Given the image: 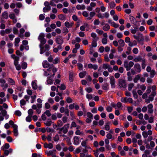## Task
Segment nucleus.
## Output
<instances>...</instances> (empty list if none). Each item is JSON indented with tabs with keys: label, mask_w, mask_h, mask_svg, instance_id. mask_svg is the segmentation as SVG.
<instances>
[{
	"label": "nucleus",
	"mask_w": 157,
	"mask_h": 157,
	"mask_svg": "<svg viewBox=\"0 0 157 157\" xmlns=\"http://www.w3.org/2000/svg\"><path fill=\"white\" fill-rule=\"evenodd\" d=\"M1 17L5 19H7L8 18V14L6 11L2 13Z\"/></svg>",
	"instance_id": "14"
},
{
	"label": "nucleus",
	"mask_w": 157,
	"mask_h": 157,
	"mask_svg": "<svg viewBox=\"0 0 157 157\" xmlns=\"http://www.w3.org/2000/svg\"><path fill=\"white\" fill-rule=\"evenodd\" d=\"M145 60H144L142 62L141 66L142 69H144L145 67Z\"/></svg>",
	"instance_id": "56"
},
{
	"label": "nucleus",
	"mask_w": 157,
	"mask_h": 157,
	"mask_svg": "<svg viewBox=\"0 0 157 157\" xmlns=\"http://www.w3.org/2000/svg\"><path fill=\"white\" fill-rule=\"evenodd\" d=\"M49 66V63L47 61L44 62L43 63V67L45 68L48 67Z\"/></svg>",
	"instance_id": "23"
},
{
	"label": "nucleus",
	"mask_w": 157,
	"mask_h": 157,
	"mask_svg": "<svg viewBox=\"0 0 157 157\" xmlns=\"http://www.w3.org/2000/svg\"><path fill=\"white\" fill-rule=\"evenodd\" d=\"M109 124L110 122H108L106 123V124L105 125V128L106 130L108 131L109 130Z\"/></svg>",
	"instance_id": "28"
},
{
	"label": "nucleus",
	"mask_w": 157,
	"mask_h": 157,
	"mask_svg": "<svg viewBox=\"0 0 157 157\" xmlns=\"http://www.w3.org/2000/svg\"><path fill=\"white\" fill-rule=\"evenodd\" d=\"M102 89L105 90H108L109 87V84L108 83H106L104 84L102 86Z\"/></svg>",
	"instance_id": "21"
},
{
	"label": "nucleus",
	"mask_w": 157,
	"mask_h": 157,
	"mask_svg": "<svg viewBox=\"0 0 157 157\" xmlns=\"http://www.w3.org/2000/svg\"><path fill=\"white\" fill-rule=\"evenodd\" d=\"M50 77H48L47 78V83L48 84H50L52 83L53 81L52 79H51Z\"/></svg>",
	"instance_id": "38"
},
{
	"label": "nucleus",
	"mask_w": 157,
	"mask_h": 157,
	"mask_svg": "<svg viewBox=\"0 0 157 157\" xmlns=\"http://www.w3.org/2000/svg\"><path fill=\"white\" fill-rule=\"evenodd\" d=\"M32 85L33 88L34 90H35L37 89V85L35 82L34 81L32 82Z\"/></svg>",
	"instance_id": "30"
},
{
	"label": "nucleus",
	"mask_w": 157,
	"mask_h": 157,
	"mask_svg": "<svg viewBox=\"0 0 157 157\" xmlns=\"http://www.w3.org/2000/svg\"><path fill=\"white\" fill-rule=\"evenodd\" d=\"M85 90L87 92V93H89L92 91L93 90L92 88L88 87L86 88L85 89Z\"/></svg>",
	"instance_id": "45"
},
{
	"label": "nucleus",
	"mask_w": 157,
	"mask_h": 157,
	"mask_svg": "<svg viewBox=\"0 0 157 157\" xmlns=\"http://www.w3.org/2000/svg\"><path fill=\"white\" fill-rule=\"evenodd\" d=\"M81 145L82 146L84 147L85 148H87L86 143L85 141H83L81 143Z\"/></svg>",
	"instance_id": "57"
},
{
	"label": "nucleus",
	"mask_w": 157,
	"mask_h": 157,
	"mask_svg": "<svg viewBox=\"0 0 157 157\" xmlns=\"http://www.w3.org/2000/svg\"><path fill=\"white\" fill-rule=\"evenodd\" d=\"M59 62V58L58 57L56 58L54 60L53 63L54 64H56Z\"/></svg>",
	"instance_id": "41"
},
{
	"label": "nucleus",
	"mask_w": 157,
	"mask_h": 157,
	"mask_svg": "<svg viewBox=\"0 0 157 157\" xmlns=\"http://www.w3.org/2000/svg\"><path fill=\"white\" fill-rule=\"evenodd\" d=\"M15 114L18 116H20L21 115V113L19 110H17L15 111Z\"/></svg>",
	"instance_id": "55"
},
{
	"label": "nucleus",
	"mask_w": 157,
	"mask_h": 157,
	"mask_svg": "<svg viewBox=\"0 0 157 157\" xmlns=\"http://www.w3.org/2000/svg\"><path fill=\"white\" fill-rule=\"evenodd\" d=\"M109 5L110 6V8H113L114 7L116 6V4L113 1L109 3Z\"/></svg>",
	"instance_id": "35"
},
{
	"label": "nucleus",
	"mask_w": 157,
	"mask_h": 157,
	"mask_svg": "<svg viewBox=\"0 0 157 157\" xmlns=\"http://www.w3.org/2000/svg\"><path fill=\"white\" fill-rule=\"evenodd\" d=\"M127 98V97L122 98L121 99V101L124 103H126L128 102Z\"/></svg>",
	"instance_id": "43"
},
{
	"label": "nucleus",
	"mask_w": 157,
	"mask_h": 157,
	"mask_svg": "<svg viewBox=\"0 0 157 157\" xmlns=\"http://www.w3.org/2000/svg\"><path fill=\"white\" fill-rule=\"evenodd\" d=\"M40 44L39 45L40 48V54H42L46 51H48L50 49V46L47 44H46L44 46H43V45L45 44L46 42L45 39L44 38L40 40Z\"/></svg>",
	"instance_id": "1"
},
{
	"label": "nucleus",
	"mask_w": 157,
	"mask_h": 157,
	"mask_svg": "<svg viewBox=\"0 0 157 157\" xmlns=\"http://www.w3.org/2000/svg\"><path fill=\"white\" fill-rule=\"evenodd\" d=\"M59 18L61 20H64L65 19V17L62 14H61L58 16Z\"/></svg>",
	"instance_id": "48"
},
{
	"label": "nucleus",
	"mask_w": 157,
	"mask_h": 157,
	"mask_svg": "<svg viewBox=\"0 0 157 157\" xmlns=\"http://www.w3.org/2000/svg\"><path fill=\"white\" fill-rule=\"evenodd\" d=\"M74 143L76 145L78 144L79 143V140L78 136H75L74 138Z\"/></svg>",
	"instance_id": "13"
},
{
	"label": "nucleus",
	"mask_w": 157,
	"mask_h": 157,
	"mask_svg": "<svg viewBox=\"0 0 157 157\" xmlns=\"http://www.w3.org/2000/svg\"><path fill=\"white\" fill-rule=\"evenodd\" d=\"M65 25L66 27L69 28L72 26V23H70L68 21H66L65 23Z\"/></svg>",
	"instance_id": "26"
},
{
	"label": "nucleus",
	"mask_w": 157,
	"mask_h": 157,
	"mask_svg": "<svg viewBox=\"0 0 157 157\" xmlns=\"http://www.w3.org/2000/svg\"><path fill=\"white\" fill-rule=\"evenodd\" d=\"M98 37H96V38H95L93 40L91 44L92 47H95L97 46V41L98 40Z\"/></svg>",
	"instance_id": "10"
},
{
	"label": "nucleus",
	"mask_w": 157,
	"mask_h": 157,
	"mask_svg": "<svg viewBox=\"0 0 157 157\" xmlns=\"http://www.w3.org/2000/svg\"><path fill=\"white\" fill-rule=\"evenodd\" d=\"M63 125V123L61 120H59L57 122V126L59 127H61Z\"/></svg>",
	"instance_id": "59"
},
{
	"label": "nucleus",
	"mask_w": 157,
	"mask_h": 157,
	"mask_svg": "<svg viewBox=\"0 0 157 157\" xmlns=\"http://www.w3.org/2000/svg\"><path fill=\"white\" fill-rule=\"evenodd\" d=\"M27 67V63L25 62H23L21 64V67L23 69H25Z\"/></svg>",
	"instance_id": "32"
},
{
	"label": "nucleus",
	"mask_w": 157,
	"mask_h": 157,
	"mask_svg": "<svg viewBox=\"0 0 157 157\" xmlns=\"http://www.w3.org/2000/svg\"><path fill=\"white\" fill-rule=\"evenodd\" d=\"M118 85L120 88H125L127 84L125 81L123 79H120L118 80Z\"/></svg>",
	"instance_id": "4"
},
{
	"label": "nucleus",
	"mask_w": 157,
	"mask_h": 157,
	"mask_svg": "<svg viewBox=\"0 0 157 157\" xmlns=\"http://www.w3.org/2000/svg\"><path fill=\"white\" fill-rule=\"evenodd\" d=\"M66 100L67 102L68 103H71L73 101V100L71 99V98L69 97H67V98Z\"/></svg>",
	"instance_id": "50"
},
{
	"label": "nucleus",
	"mask_w": 157,
	"mask_h": 157,
	"mask_svg": "<svg viewBox=\"0 0 157 157\" xmlns=\"http://www.w3.org/2000/svg\"><path fill=\"white\" fill-rule=\"evenodd\" d=\"M77 66L80 70H82V69L83 66L81 63H78Z\"/></svg>",
	"instance_id": "61"
},
{
	"label": "nucleus",
	"mask_w": 157,
	"mask_h": 157,
	"mask_svg": "<svg viewBox=\"0 0 157 157\" xmlns=\"http://www.w3.org/2000/svg\"><path fill=\"white\" fill-rule=\"evenodd\" d=\"M51 10V7L50 6H45L43 9V11L44 12H46L48 11Z\"/></svg>",
	"instance_id": "24"
},
{
	"label": "nucleus",
	"mask_w": 157,
	"mask_h": 157,
	"mask_svg": "<svg viewBox=\"0 0 157 157\" xmlns=\"http://www.w3.org/2000/svg\"><path fill=\"white\" fill-rule=\"evenodd\" d=\"M134 64V63L132 61H130L128 63V67L127 71H128L131 69L132 67H133Z\"/></svg>",
	"instance_id": "22"
},
{
	"label": "nucleus",
	"mask_w": 157,
	"mask_h": 157,
	"mask_svg": "<svg viewBox=\"0 0 157 157\" xmlns=\"http://www.w3.org/2000/svg\"><path fill=\"white\" fill-rule=\"evenodd\" d=\"M1 113L3 117L5 116L7 114V111L5 110H2L1 111Z\"/></svg>",
	"instance_id": "63"
},
{
	"label": "nucleus",
	"mask_w": 157,
	"mask_h": 157,
	"mask_svg": "<svg viewBox=\"0 0 157 157\" xmlns=\"http://www.w3.org/2000/svg\"><path fill=\"white\" fill-rule=\"evenodd\" d=\"M134 86V85L133 83H131L129 84L128 85V90H129V91L131 90L132 88Z\"/></svg>",
	"instance_id": "40"
},
{
	"label": "nucleus",
	"mask_w": 157,
	"mask_h": 157,
	"mask_svg": "<svg viewBox=\"0 0 157 157\" xmlns=\"http://www.w3.org/2000/svg\"><path fill=\"white\" fill-rule=\"evenodd\" d=\"M137 41L135 40H134L132 42H129V43L128 44V45L130 47H132L133 46L136 45H137Z\"/></svg>",
	"instance_id": "20"
},
{
	"label": "nucleus",
	"mask_w": 157,
	"mask_h": 157,
	"mask_svg": "<svg viewBox=\"0 0 157 157\" xmlns=\"http://www.w3.org/2000/svg\"><path fill=\"white\" fill-rule=\"evenodd\" d=\"M4 154L5 156H7L9 154H11L12 153L13 150L11 148H10L8 150H4Z\"/></svg>",
	"instance_id": "11"
},
{
	"label": "nucleus",
	"mask_w": 157,
	"mask_h": 157,
	"mask_svg": "<svg viewBox=\"0 0 157 157\" xmlns=\"http://www.w3.org/2000/svg\"><path fill=\"white\" fill-rule=\"evenodd\" d=\"M69 124H67L64 125L63 127L61 128H63V132L64 134H66L68 131V128H69Z\"/></svg>",
	"instance_id": "6"
},
{
	"label": "nucleus",
	"mask_w": 157,
	"mask_h": 157,
	"mask_svg": "<svg viewBox=\"0 0 157 157\" xmlns=\"http://www.w3.org/2000/svg\"><path fill=\"white\" fill-rule=\"evenodd\" d=\"M21 105H24L26 104V101L24 99H22L20 101Z\"/></svg>",
	"instance_id": "52"
},
{
	"label": "nucleus",
	"mask_w": 157,
	"mask_h": 157,
	"mask_svg": "<svg viewBox=\"0 0 157 157\" xmlns=\"http://www.w3.org/2000/svg\"><path fill=\"white\" fill-rule=\"evenodd\" d=\"M105 31L109 30L110 29V26L107 24H106L102 28Z\"/></svg>",
	"instance_id": "19"
},
{
	"label": "nucleus",
	"mask_w": 157,
	"mask_h": 157,
	"mask_svg": "<svg viewBox=\"0 0 157 157\" xmlns=\"http://www.w3.org/2000/svg\"><path fill=\"white\" fill-rule=\"evenodd\" d=\"M45 37V35L44 33H40L38 38V40L40 41L41 40H42L44 39V37Z\"/></svg>",
	"instance_id": "25"
},
{
	"label": "nucleus",
	"mask_w": 157,
	"mask_h": 157,
	"mask_svg": "<svg viewBox=\"0 0 157 157\" xmlns=\"http://www.w3.org/2000/svg\"><path fill=\"white\" fill-rule=\"evenodd\" d=\"M9 16L10 18L12 20H14V19L15 17V15L14 13L10 14Z\"/></svg>",
	"instance_id": "49"
},
{
	"label": "nucleus",
	"mask_w": 157,
	"mask_h": 157,
	"mask_svg": "<svg viewBox=\"0 0 157 157\" xmlns=\"http://www.w3.org/2000/svg\"><path fill=\"white\" fill-rule=\"evenodd\" d=\"M56 150H55L53 151H46L45 153L47 154L48 156L52 155L53 156V155H54V152H56Z\"/></svg>",
	"instance_id": "18"
},
{
	"label": "nucleus",
	"mask_w": 157,
	"mask_h": 157,
	"mask_svg": "<svg viewBox=\"0 0 157 157\" xmlns=\"http://www.w3.org/2000/svg\"><path fill=\"white\" fill-rule=\"evenodd\" d=\"M118 42L119 43L120 46H121V47H124V46L125 44L123 40L122 39L119 40Z\"/></svg>",
	"instance_id": "27"
},
{
	"label": "nucleus",
	"mask_w": 157,
	"mask_h": 157,
	"mask_svg": "<svg viewBox=\"0 0 157 157\" xmlns=\"http://www.w3.org/2000/svg\"><path fill=\"white\" fill-rule=\"evenodd\" d=\"M88 67L89 68H93L95 70H97L98 68V66L96 64L93 65L91 63H89L88 64Z\"/></svg>",
	"instance_id": "9"
},
{
	"label": "nucleus",
	"mask_w": 157,
	"mask_h": 157,
	"mask_svg": "<svg viewBox=\"0 0 157 157\" xmlns=\"http://www.w3.org/2000/svg\"><path fill=\"white\" fill-rule=\"evenodd\" d=\"M44 14H41L39 16V19L40 20H43L45 18V16H44Z\"/></svg>",
	"instance_id": "60"
},
{
	"label": "nucleus",
	"mask_w": 157,
	"mask_h": 157,
	"mask_svg": "<svg viewBox=\"0 0 157 157\" xmlns=\"http://www.w3.org/2000/svg\"><path fill=\"white\" fill-rule=\"evenodd\" d=\"M44 147L45 148H48L49 149H52L53 148V144L51 143H49L48 144L47 143H45L44 144Z\"/></svg>",
	"instance_id": "12"
},
{
	"label": "nucleus",
	"mask_w": 157,
	"mask_h": 157,
	"mask_svg": "<svg viewBox=\"0 0 157 157\" xmlns=\"http://www.w3.org/2000/svg\"><path fill=\"white\" fill-rule=\"evenodd\" d=\"M141 75L140 74H138L135 76V77L133 79V81L135 83H137L138 81L140 79Z\"/></svg>",
	"instance_id": "15"
},
{
	"label": "nucleus",
	"mask_w": 157,
	"mask_h": 157,
	"mask_svg": "<svg viewBox=\"0 0 157 157\" xmlns=\"http://www.w3.org/2000/svg\"><path fill=\"white\" fill-rule=\"evenodd\" d=\"M150 77L151 78H153L154 76L155 75L156 72L155 70H152L151 71H150Z\"/></svg>",
	"instance_id": "37"
},
{
	"label": "nucleus",
	"mask_w": 157,
	"mask_h": 157,
	"mask_svg": "<svg viewBox=\"0 0 157 157\" xmlns=\"http://www.w3.org/2000/svg\"><path fill=\"white\" fill-rule=\"evenodd\" d=\"M87 117H88L89 118L92 119H93V115L90 112H88L87 113Z\"/></svg>",
	"instance_id": "33"
},
{
	"label": "nucleus",
	"mask_w": 157,
	"mask_h": 157,
	"mask_svg": "<svg viewBox=\"0 0 157 157\" xmlns=\"http://www.w3.org/2000/svg\"><path fill=\"white\" fill-rule=\"evenodd\" d=\"M129 18L131 22L133 23V24H136V23L137 22V21H136L135 18L134 17L132 16H130L129 17Z\"/></svg>",
	"instance_id": "16"
},
{
	"label": "nucleus",
	"mask_w": 157,
	"mask_h": 157,
	"mask_svg": "<svg viewBox=\"0 0 157 157\" xmlns=\"http://www.w3.org/2000/svg\"><path fill=\"white\" fill-rule=\"evenodd\" d=\"M102 43L104 44H105L108 43L107 39L106 38H103L101 40Z\"/></svg>",
	"instance_id": "34"
},
{
	"label": "nucleus",
	"mask_w": 157,
	"mask_h": 157,
	"mask_svg": "<svg viewBox=\"0 0 157 157\" xmlns=\"http://www.w3.org/2000/svg\"><path fill=\"white\" fill-rule=\"evenodd\" d=\"M134 69H131V72L133 75H135L136 73H140L141 71V68L140 66L138 63L135 64L134 66Z\"/></svg>",
	"instance_id": "2"
},
{
	"label": "nucleus",
	"mask_w": 157,
	"mask_h": 157,
	"mask_svg": "<svg viewBox=\"0 0 157 157\" xmlns=\"http://www.w3.org/2000/svg\"><path fill=\"white\" fill-rule=\"evenodd\" d=\"M86 97L87 99H89V100L93 98L92 95L91 94H86Z\"/></svg>",
	"instance_id": "62"
},
{
	"label": "nucleus",
	"mask_w": 157,
	"mask_h": 157,
	"mask_svg": "<svg viewBox=\"0 0 157 157\" xmlns=\"http://www.w3.org/2000/svg\"><path fill=\"white\" fill-rule=\"evenodd\" d=\"M8 81L11 85H14L15 84L14 81L11 78H9Z\"/></svg>",
	"instance_id": "36"
},
{
	"label": "nucleus",
	"mask_w": 157,
	"mask_h": 157,
	"mask_svg": "<svg viewBox=\"0 0 157 157\" xmlns=\"http://www.w3.org/2000/svg\"><path fill=\"white\" fill-rule=\"evenodd\" d=\"M10 147V145L9 144L6 143L4 145V147H2V149L4 150L5 149H8Z\"/></svg>",
	"instance_id": "46"
},
{
	"label": "nucleus",
	"mask_w": 157,
	"mask_h": 157,
	"mask_svg": "<svg viewBox=\"0 0 157 157\" xmlns=\"http://www.w3.org/2000/svg\"><path fill=\"white\" fill-rule=\"evenodd\" d=\"M13 33L14 34H18V29L15 27H14L13 29Z\"/></svg>",
	"instance_id": "53"
},
{
	"label": "nucleus",
	"mask_w": 157,
	"mask_h": 157,
	"mask_svg": "<svg viewBox=\"0 0 157 157\" xmlns=\"http://www.w3.org/2000/svg\"><path fill=\"white\" fill-rule=\"evenodd\" d=\"M137 34L138 35L137 36L136 35H133V37L135 39L137 40L139 43H141L144 40L143 35L140 33H138Z\"/></svg>",
	"instance_id": "3"
},
{
	"label": "nucleus",
	"mask_w": 157,
	"mask_h": 157,
	"mask_svg": "<svg viewBox=\"0 0 157 157\" xmlns=\"http://www.w3.org/2000/svg\"><path fill=\"white\" fill-rule=\"evenodd\" d=\"M111 25L114 27L117 28L119 26V25L118 24H116L113 21L111 23Z\"/></svg>",
	"instance_id": "47"
},
{
	"label": "nucleus",
	"mask_w": 157,
	"mask_h": 157,
	"mask_svg": "<svg viewBox=\"0 0 157 157\" xmlns=\"http://www.w3.org/2000/svg\"><path fill=\"white\" fill-rule=\"evenodd\" d=\"M81 147H80L79 148H78L76 149L75 151V154L78 153L81 151V149L80 148Z\"/></svg>",
	"instance_id": "58"
},
{
	"label": "nucleus",
	"mask_w": 157,
	"mask_h": 157,
	"mask_svg": "<svg viewBox=\"0 0 157 157\" xmlns=\"http://www.w3.org/2000/svg\"><path fill=\"white\" fill-rule=\"evenodd\" d=\"M132 93L133 95L134 98L136 99H137L138 98V95L137 94L136 91L135 90H133L132 91Z\"/></svg>",
	"instance_id": "29"
},
{
	"label": "nucleus",
	"mask_w": 157,
	"mask_h": 157,
	"mask_svg": "<svg viewBox=\"0 0 157 157\" xmlns=\"http://www.w3.org/2000/svg\"><path fill=\"white\" fill-rule=\"evenodd\" d=\"M54 140L55 141H58L59 139V136L57 134L53 137Z\"/></svg>",
	"instance_id": "42"
},
{
	"label": "nucleus",
	"mask_w": 157,
	"mask_h": 157,
	"mask_svg": "<svg viewBox=\"0 0 157 157\" xmlns=\"http://www.w3.org/2000/svg\"><path fill=\"white\" fill-rule=\"evenodd\" d=\"M145 59L144 58H142L140 56H138L133 59V61L135 62H142Z\"/></svg>",
	"instance_id": "7"
},
{
	"label": "nucleus",
	"mask_w": 157,
	"mask_h": 157,
	"mask_svg": "<svg viewBox=\"0 0 157 157\" xmlns=\"http://www.w3.org/2000/svg\"><path fill=\"white\" fill-rule=\"evenodd\" d=\"M69 80L71 82H73V81L74 73L72 72H70L69 73Z\"/></svg>",
	"instance_id": "17"
},
{
	"label": "nucleus",
	"mask_w": 157,
	"mask_h": 157,
	"mask_svg": "<svg viewBox=\"0 0 157 157\" xmlns=\"http://www.w3.org/2000/svg\"><path fill=\"white\" fill-rule=\"evenodd\" d=\"M124 66L126 68V70L127 71L128 67V62L127 60H125L124 63Z\"/></svg>",
	"instance_id": "31"
},
{
	"label": "nucleus",
	"mask_w": 157,
	"mask_h": 157,
	"mask_svg": "<svg viewBox=\"0 0 157 157\" xmlns=\"http://www.w3.org/2000/svg\"><path fill=\"white\" fill-rule=\"evenodd\" d=\"M6 139L7 141L9 142H11L13 141L12 138L10 136H8L7 137Z\"/></svg>",
	"instance_id": "64"
},
{
	"label": "nucleus",
	"mask_w": 157,
	"mask_h": 157,
	"mask_svg": "<svg viewBox=\"0 0 157 157\" xmlns=\"http://www.w3.org/2000/svg\"><path fill=\"white\" fill-rule=\"evenodd\" d=\"M110 82L111 84L112 88H114L115 87V81L114 78L113 76H111L110 77Z\"/></svg>",
	"instance_id": "5"
},
{
	"label": "nucleus",
	"mask_w": 157,
	"mask_h": 157,
	"mask_svg": "<svg viewBox=\"0 0 157 157\" xmlns=\"http://www.w3.org/2000/svg\"><path fill=\"white\" fill-rule=\"evenodd\" d=\"M133 52L135 54H137L138 53V50L137 48H134L132 50Z\"/></svg>",
	"instance_id": "51"
},
{
	"label": "nucleus",
	"mask_w": 157,
	"mask_h": 157,
	"mask_svg": "<svg viewBox=\"0 0 157 157\" xmlns=\"http://www.w3.org/2000/svg\"><path fill=\"white\" fill-rule=\"evenodd\" d=\"M56 42L58 44L61 45L63 42V39L61 36L57 37L56 39Z\"/></svg>",
	"instance_id": "8"
},
{
	"label": "nucleus",
	"mask_w": 157,
	"mask_h": 157,
	"mask_svg": "<svg viewBox=\"0 0 157 157\" xmlns=\"http://www.w3.org/2000/svg\"><path fill=\"white\" fill-rule=\"evenodd\" d=\"M6 82L5 80L3 79H0V83L2 84L1 85V87L4 86V84Z\"/></svg>",
	"instance_id": "44"
},
{
	"label": "nucleus",
	"mask_w": 157,
	"mask_h": 157,
	"mask_svg": "<svg viewBox=\"0 0 157 157\" xmlns=\"http://www.w3.org/2000/svg\"><path fill=\"white\" fill-rule=\"evenodd\" d=\"M36 95H34L33 96H31V98L32 99L31 102V103H33L35 101V100L36 98Z\"/></svg>",
	"instance_id": "54"
},
{
	"label": "nucleus",
	"mask_w": 157,
	"mask_h": 157,
	"mask_svg": "<svg viewBox=\"0 0 157 157\" xmlns=\"http://www.w3.org/2000/svg\"><path fill=\"white\" fill-rule=\"evenodd\" d=\"M59 105V104L58 103L56 104V105H54L52 107L53 110L56 111L58 109Z\"/></svg>",
	"instance_id": "39"
}]
</instances>
